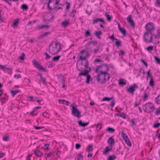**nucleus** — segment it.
Wrapping results in <instances>:
<instances>
[{"label":"nucleus","mask_w":160,"mask_h":160,"mask_svg":"<svg viewBox=\"0 0 160 160\" xmlns=\"http://www.w3.org/2000/svg\"><path fill=\"white\" fill-rule=\"evenodd\" d=\"M38 29H43L44 28H46L47 29L49 28L50 26L48 25H39L37 26Z\"/></svg>","instance_id":"nucleus-24"},{"label":"nucleus","mask_w":160,"mask_h":160,"mask_svg":"<svg viewBox=\"0 0 160 160\" xmlns=\"http://www.w3.org/2000/svg\"><path fill=\"white\" fill-rule=\"evenodd\" d=\"M153 41L154 42V43L156 44H159L160 42V38L158 36L156 39L154 40Z\"/></svg>","instance_id":"nucleus-42"},{"label":"nucleus","mask_w":160,"mask_h":160,"mask_svg":"<svg viewBox=\"0 0 160 160\" xmlns=\"http://www.w3.org/2000/svg\"><path fill=\"white\" fill-rule=\"evenodd\" d=\"M61 56L60 55H58L56 56H55L53 57L52 60L53 61L57 62L59 61Z\"/></svg>","instance_id":"nucleus-36"},{"label":"nucleus","mask_w":160,"mask_h":160,"mask_svg":"<svg viewBox=\"0 0 160 160\" xmlns=\"http://www.w3.org/2000/svg\"><path fill=\"white\" fill-rule=\"evenodd\" d=\"M117 158V157L115 155H109L108 157V160H114Z\"/></svg>","instance_id":"nucleus-34"},{"label":"nucleus","mask_w":160,"mask_h":160,"mask_svg":"<svg viewBox=\"0 0 160 160\" xmlns=\"http://www.w3.org/2000/svg\"><path fill=\"white\" fill-rule=\"evenodd\" d=\"M102 32L100 31H96L94 34V35L98 38L100 39L101 38L99 36V35L102 34Z\"/></svg>","instance_id":"nucleus-28"},{"label":"nucleus","mask_w":160,"mask_h":160,"mask_svg":"<svg viewBox=\"0 0 160 160\" xmlns=\"http://www.w3.org/2000/svg\"><path fill=\"white\" fill-rule=\"evenodd\" d=\"M114 116H119L123 119H126V115L123 112H122L121 114L115 113L114 114Z\"/></svg>","instance_id":"nucleus-22"},{"label":"nucleus","mask_w":160,"mask_h":160,"mask_svg":"<svg viewBox=\"0 0 160 160\" xmlns=\"http://www.w3.org/2000/svg\"><path fill=\"white\" fill-rule=\"evenodd\" d=\"M66 100H59V102L61 104H65V102Z\"/></svg>","instance_id":"nucleus-60"},{"label":"nucleus","mask_w":160,"mask_h":160,"mask_svg":"<svg viewBox=\"0 0 160 160\" xmlns=\"http://www.w3.org/2000/svg\"><path fill=\"white\" fill-rule=\"evenodd\" d=\"M126 143L127 144V145L129 147H131L132 144L131 143L129 140L128 138L127 139H126L124 140Z\"/></svg>","instance_id":"nucleus-40"},{"label":"nucleus","mask_w":160,"mask_h":160,"mask_svg":"<svg viewBox=\"0 0 160 160\" xmlns=\"http://www.w3.org/2000/svg\"><path fill=\"white\" fill-rule=\"evenodd\" d=\"M110 78V76L108 73V74L100 75L98 78V74L97 75V80L98 82H99L100 84H104L106 81L108 80Z\"/></svg>","instance_id":"nucleus-3"},{"label":"nucleus","mask_w":160,"mask_h":160,"mask_svg":"<svg viewBox=\"0 0 160 160\" xmlns=\"http://www.w3.org/2000/svg\"><path fill=\"white\" fill-rule=\"evenodd\" d=\"M44 54L46 56L45 58V59H47L51 57L49 55V54L47 52H44Z\"/></svg>","instance_id":"nucleus-61"},{"label":"nucleus","mask_w":160,"mask_h":160,"mask_svg":"<svg viewBox=\"0 0 160 160\" xmlns=\"http://www.w3.org/2000/svg\"><path fill=\"white\" fill-rule=\"evenodd\" d=\"M119 30L123 35L125 36L126 35V31L123 28H120Z\"/></svg>","instance_id":"nucleus-39"},{"label":"nucleus","mask_w":160,"mask_h":160,"mask_svg":"<svg viewBox=\"0 0 160 160\" xmlns=\"http://www.w3.org/2000/svg\"><path fill=\"white\" fill-rule=\"evenodd\" d=\"M151 35H152V36H151V42H153L155 39H156L157 38V36L156 35L152 34V32H151Z\"/></svg>","instance_id":"nucleus-29"},{"label":"nucleus","mask_w":160,"mask_h":160,"mask_svg":"<svg viewBox=\"0 0 160 160\" xmlns=\"http://www.w3.org/2000/svg\"><path fill=\"white\" fill-rule=\"evenodd\" d=\"M68 0H61V3L60 4L61 6H63L65 5V2H67Z\"/></svg>","instance_id":"nucleus-44"},{"label":"nucleus","mask_w":160,"mask_h":160,"mask_svg":"<svg viewBox=\"0 0 160 160\" xmlns=\"http://www.w3.org/2000/svg\"><path fill=\"white\" fill-rule=\"evenodd\" d=\"M74 103H72L71 105L72 108V114L75 117L78 118H80L81 117V112L77 108L76 106L73 105Z\"/></svg>","instance_id":"nucleus-5"},{"label":"nucleus","mask_w":160,"mask_h":160,"mask_svg":"<svg viewBox=\"0 0 160 160\" xmlns=\"http://www.w3.org/2000/svg\"><path fill=\"white\" fill-rule=\"evenodd\" d=\"M111 100H112V102L110 104V106L111 108H113L115 104L114 99L113 98V97L110 98L108 97H104L102 99L101 101H109Z\"/></svg>","instance_id":"nucleus-8"},{"label":"nucleus","mask_w":160,"mask_h":160,"mask_svg":"<svg viewBox=\"0 0 160 160\" xmlns=\"http://www.w3.org/2000/svg\"><path fill=\"white\" fill-rule=\"evenodd\" d=\"M98 44V42L96 41H93L91 42H89L86 44V47H89L92 45V46H95Z\"/></svg>","instance_id":"nucleus-17"},{"label":"nucleus","mask_w":160,"mask_h":160,"mask_svg":"<svg viewBox=\"0 0 160 160\" xmlns=\"http://www.w3.org/2000/svg\"><path fill=\"white\" fill-rule=\"evenodd\" d=\"M155 25L152 23L151 22V32L155 29Z\"/></svg>","instance_id":"nucleus-47"},{"label":"nucleus","mask_w":160,"mask_h":160,"mask_svg":"<svg viewBox=\"0 0 160 160\" xmlns=\"http://www.w3.org/2000/svg\"><path fill=\"white\" fill-rule=\"evenodd\" d=\"M118 84L121 86H123L126 84V81L124 79L123 80L122 79H120L119 80Z\"/></svg>","instance_id":"nucleus-20"},{"label":"nucleus","mask_w":160,"mask_h":160,"mask_svg":"<svg viewBox=\"0 0 160 160\" xmlns=\"http://www.w3.org/2000/svg\"><path fill=\"white\" fill-rule=\"evenodd\" d=\"M49 146V144H45L44 145V147L42 148V149L44 150H46L48 149Z\"/></svg>","instance_id":"nucleus-57"},{"label":"nucleus","mask_w":160,"mask_h":160,"mask_svg":"<svg viewBox=\"0 0 160 160\" xmlns=\"http://www.w3.org/2000/svg\"><path fill=\"white\" fill-rule=\"evenodd\" d=\"M21 8L23 10H27L28 9V6L26 4H22L21 6Z\"/></svg>","instance_id":"nucleus-37"},{"label":"nucleus","mask_w":160,"mask_h":160,"mask_svg":"<svg viewBox=\"0 0 160 160\" xmlns=\"http://www.w3.org/2000/svg\"><path fill=\"white\" fill-rule=\"evenodd\" d=\"M107 142L111 146H112L115 143V140L112 137H110L108 139Z\"/></svg>","instance_id":"nucleus-15"},{"label":"nucleus","mask_w":160,"mask_h":160,"mask_svg":"<svg viewBox=\"0 0 160 160\" xmlns=\"http://www.w3.org/2000/svg\"><path fill=\"white\" fill-rule=\"evenodd\" d=\"M85 35L86 37H87L88 36H90L91 35V32L89 30H86V31L85 33Z\"/></svg>","instance_id":"nucleus-55"},{"label":"nucleus","mask_w":160,"mask_h":160,"mask_svg":"<svg viewBox=\"0 0 160 160\" xmlns=\"http://www.w3.org/2000/svg\"><path fill=\"white\" fill-rule=\"evenodd\" d=\"M154 58H155V61L158 64H160V59L156 56H154Z\"/></svg>","instance_id":"nucleus-41"},{"label":"nucleus","mask_w":160,"mask_h":160,"mask_svg":"<svg viewBox=\"0 0 160 160\" xmlns=\"http://www.w3.org/2000/svg\"><path fill=\"white\" fill-rule=\"evenodd\" d=\"M154 85V82L153 80V78L151 75V86L153 87Z\"/></svg>","instance_id":"nucleus-49"},{"label":"nucleus","mask_w":160,"mask_h":160,"mask_svg":"<svg viewBox=\"0 0 160 160\" xmlns=\"http://www.w3.org/2000/svg\"><path fill=\"white\" fill-rule=\"evenodd\" d=\"M9 139L8 137L7 136H5L2 138V140L5 141H8Z\"/></svg>","instance_id":"nucleus-64"},{"label":"nucleus","mask_w":160,"mask_h":160,"mask_svg":"<svg viewBox=\"0 0 160 160\" xmlns=\"http://www.w3.org/2000/svg\"><path fill=\"white\" fill-rule=\"evenodd\" d=\"M0 68L2 69L5 72H6L8 71H10V72H8V73L10 74H12V68H10L8 67H6L3 65H0Z\"/></svg>","instance_id":"nucleus-10"},{"label":"nucleus","mask_w":160,"mask_h":160,"mask_svg":"<svg viewBox=\"0 0 160 160\" xmlns=\"http://www.w3.org/2000/svg\"><path fill=\"white\" fill-rule=\"evenodd\" d=\"M69 23V20H65V21L62 22L61 24V26L63 28H66Z\"/></svg>","instance_id":"nucleus-19"},{"label":"nucleus","mask_w":160,"mask_h":160,"mask_svg":"<svg viewBox=\"0 0 160 160\" xmlns=\"http://www.w3.org/2000/svg\"><path fill=\"white\" fill-rule=\"evenodd\" d=\"M93 145L92 144H90L88 146L86 149V151L88 152H90L93 151Z\"/></svg>","instance_id":"nucleus-18"},{"label":"nucleus","mask_w":160,"mask_h":160,"mask_svg":"<svg viewBox=\"0 0 160 160\" xmlns=\"http://www.w3.org/2000/svg\"><path fill=\"white\" fill-rule=\"evenodd\" d=\"M61 49V45L59 42H52L49 45V52L52 54H57Z\"/></svg>","instance_id":"nucleus-1"},{"label":"nucleus","mask_w":160,"mask_h":160,"mask_svg":"<svg viewBox=\"0 0 160 160\" xmlns=\"http://www.w3.org/2000/svg\"><path fill=\"white\" fill-rule=\"evenodd\" d=\"M52 2V1L51 0H49L48 4V9L50 10H51V9H52V8L49 6V3H51Z\"/></svg>","instance_id":"nucleus-56"},{"label":"nucleus","mask_w":160,"mask_h":160,"mask_svg":"<svg viewBox=\"0 0 160 160\" xmlns=\"http://www.w3.org/2000/svg\"><path fill=\"white\" fill-rule=\"evenodd\" d=\"M155 5L156 6L160 7V0H157Z\"/></svg>","instance_id":"nucleus-51"},{"label":"nucleus","mask_w":160,"mask_h":160,"mask_svg":"<svg viewBox=\"0 0 160 160\" xmlns=\"http://www.w3.org/2000/svg\"><path fill=\"white\" fill-rule=\"evenodd\" d=\"M155 114L157 115H158L160 114V106L157 109V111L155 112Z\"/></svg>","instance_id":"nucleus-54"},{"label":"nucleus","mask_w":160,"mask_h":160,"mask_svg":"<svg viewBox=\"0 0 160 160\" xmlns=\"http://www.w3.org/2000/svg\"><path fill=\"white\" fill-rule=\"evenodd\" d=\"M105 16L106 17L108 21H111L112 17L107 12H105Z\"/></svg>","instance_id":"nucleus-33"},{"label":"nucleus","mask_w":160,"mask_h":160,"mask_svg":"<svg viewBox=\"0 0 160 160\" xmlns=\"http://www.w3.org/2000/svg\"><path fill=\"white\" fill-rule=\"evenodd\" d=\"M42 115L43 117H45V118H47L49 117L48 113V112H44L43 113Z\"/></svg>","instance_id":"nucleus-59"},{"label":"nucleus","mask_w":160,"mask_h":160,"mask_svg":"<svg viewBox=\"0 0 160 160\" xmlns=\"http://www.w3.org/2000/svg\"><path fill=\"white\" fill-rule=\"evenodd\" d=\"M7 100V98H1V101L2 104H5L6 102V101Z\"/></svg>","instance_id":"nucleus-43"},{"label":"nucleus","mask_w":160,"mask_h":160,"mask_svg":"<svg viewBox=\"0 0 160 160\" xmlns=\"http://www.w3.org/2000/svg\"><path fill=\"white\" fill-rule=\"evenodd\" d=\"M21 92V91L20 90H15V91H11V93L12 94L13 97H14L17 93L18 92Z\"/></svg>","instance_id":"nucleus-26"},{"label":"nucleus","mask_w":160,"mask_h":160,"mask_svg":"<svg viewBox=\"0 0 160 160\" xmlns=\"http://www.w3.org/2000/svg\"><path fill=\"white\" fill-rule=\"evenodd\" d=\"M138 88V85L134 83L133 85L131 86L130 87L127 89V91L133 94L134 91L135 90V88Z\"/></svg>","instance_id":"nucleus-9"},{"label":"nucleus","mask_w":160,"mask_h":160,"mask_svg":"<svg viewBox=\"0 0 160 160\" xmlns=\"http://www.w3.org/2000/svg\"><path fill=\"white\" fill-rule=\"evenodd\" d=\"M93 22V24H94L97 23L98 22H100L103 23H106V22L104 20L103 18H96V19H93L92 20Z\"/></svg>","instance_id":"nucleus-13"},{"label":"nucleus","mask_w":160,"mask_h":160,"mask_svg":"<svg viewBox=\"0 0 160 160\" xmlns=\"http://www.w3.org/2000/svg\"><path fill=\"white\" fill-rule=\"evenodd\" d=\"M150 102H148V103L145 104L143 107V109L144 111L148 113H150Z\"/></svg>","instance_id":"nucleus-11"},{"label":"nucleus","mask_w":160,"mask_h":160,"mask_svg":"<svg viewBox=\"0 0 160 160\" xmlns=\"http://www.w3.org/2000/svg\"><path fill=\"white\" fill-rule=\"evenodd\" d=\"M34 154L36 156L38 157H40L42 155V153L38 150H36L34 152Z\"/></svg>","instance_id":"nucleus-25"},{"label":"nucleus","mask_w":160,"mask_h":160,"mask_svg":"<svg viewBox=\"0 0 160 160\" xmlns=\"http://www.w3.org/2000/svg\"><path fill=\"white\" fill-rule=\"evenodd\" d=\"M77 67L79 71H81V72L79 73L78 76L79 77H80L82 76H86L87 79L86 81V83L89 84L91 78V76L89 74V73L91 70V68H89V70L85 69V70L83 71V70H82V68L79 69L77 66Z\"/></svg>","instance_id":"nucleus-2"},{"label":"nucleus","mask_w":160,"mask_h":160,"mask_svg":"<svg viewBox=\"0 0 160 160\" xmlns=\"http://www.w3.org/2000/svg\"><path fill=\"white\" fill-rule=\"evenodd\" d=\"M83 158V156L80 153H79L78 155V160H81Z\"/></svg>","instance_id":"nucleus-48"},{"label":"nucleus","mask_w":160,"mask_h":160,"mask_svg":"<svg viewBox=\"0 0 160 160\" xmlns=\"http://www.w3.org/2000/svg\"><path fill=\"white\" fill-rule=\"evenodd\" d=\"M81 145L79 143H76L75 145V148L76 149H78L80 148Z\"/></svg>","instance_id":"nucleus-62"},{"label":"nucleus","mask_w":160,"mask_h":160,"mask_svg":"<svg viewBox=\"0 0 160 160\" xmlns=\"http://www.w3.org/2000/svg\"><path fill=\"white\" fill-rule=\"evenodd\" d=\"M50 33V32H45L44 33L41 34L38 37V39H41L43 37H45L48 35V34H49Z\"/></svg>","instance_id":"nucleus-23"},{"label":"nucleus","mask_w":160,"mask_h":160,"mask_svg":"<svg viewBox=\"0 0 160 160\" xmlns=\"http://www.w3.org/2000/svg\"><path fill=\"white\" fill-rule=\"evenodd\" d=\"M76 12V10H73L72 11L71 14H70L69 16H72L73 17H75V15Z\"/></svg>","instance_id":"nucleus-46"},{"label":"nucleus","mask_w":160,"mask_h":160,"mask_svg":"<svg viewBox=\"0 0 160 160\" xmlns=\"http://www.w3.org/2000/svg\"><path fill=\"white\" fill-rule=\"evenodd\" d=\"M34 128L36 130H38L41 129H42L44 128V126L42 127H39L35 125H34L33 126Z\"/></svg>","instance_id":"nucleus-53"},{"label":"nucleus","mask_w":160,"mask_h":160,"mask_svg":"<svg viewBox=\"0 0 160 160\" xmlns=\"http://www.w3.org/2000/svg\"><path fill=\"white\" fill-rule=\"evenodd\" d=\"M38 76H39L40 77L41 80L43 84H44L46 82V78H44L42 75L41 73L38 72Z\"/></svg>","instance_id":"nucleus-21"},{"label":"nucleus","mask_w":160,"mask_h":160,"mask_svg":"<svg viewBox=\"0 0 160 160\" xmlns=\"http://www.w3.org/2000/svg\"><path fill=\"white\" fill-rule=\"evenodd\" d=\"M115 45L117 47H119L122 46V42L119 40H118H118H117V41L115 42Z\"/></svg>","instance_id":"nucleus-35"},{"label":"nucleus","mask_w":160,"mask_h":160,"mask_svg":"<svg viewBox=\"0 0 160 160\" xmlns=\"http://www.w3.org/2000/svg\"><path fill=\"white\" fill-rule=\"evenodd\" d=\"M102 126L101 124L99 123H98L97 125L96 130L97 131H99L100 130V129H101V128H102Z\"/></svg>","instance_id":"nucleus-38"},{"label":"nucleus","mask_w":160,"mask_h":160,"mask_svg":"<svg viewBox=\"0 0 160 160\" xmlns=\"http://www.w3.org/2000/svg\"><path fill=\"white\" fill-rule=\"evenodd\" d=\"M78 123L80 126L82 127H85L89 124V122H82V120H80L78 121Z\"/></svg>","instance_id":"nucleus-16"},{"label":"nucleus","mask_w":160,"mask_h":160,"mask_svg":"<svg viewBox=\"0 0 160 160\" xmlns=\"http://www.w3.org/2000/svg\"><path fill=\"white\" fill-rule=\"evenodd\" d=\"M121 135L124 140L128 138L127 135L123 131L121 132Z\"/></svg>","instance_id":"nucleus-31"},{"label":"nucleus","mask_w":160,"mask_h":160,"mask_svg":"<svg viewBox=\"0 0 160 160\" xmlns=\"http://www.w3.org/2000/svg\"><path fill=\"white\" fill-rule=\"evenodd\" d=\"M18 22L19 21L18 19L14 20L13 21V23L12 26L14 28H15L16 26H18Z\"/></svg>","instance_id":"nucleus-30"},{"label":"nucleus","mask_w":160,"mask_h":160,"mask_svg":"<svg viewBox=\"0 0 160 160\" xmlns=\"http://www.w3.org/2000/svg\"><path fill=\"white\" fill-rule=\"evenodd\" d=\"M141 62L146 66V68H147L148 64L146 62L143 60L141 59Z\"/></svg>","instance_id":"nucleus-63"},{"label":"nucleus","mask_w":160,"mask_h":160,"mask_svg":"<svg viewBox=\"0 0 160 160\" xmlns=\"http://www.w3.org/2000/svg\"><path fill=\"white\" fill-rule=\"evenodd\" d=\"M132 16L131 15H128L127 18L128 22H129L132 28H134L135 27V25L133 21V20L132 19Z\"/></svg>","instance_id":"nucleus-12"},{"label":"nucleus","mask_w":160,"mask_h":160,"mask_svg":"<svg viewBox=\"0 0 160 160\" xmlns=\"http://www.w3.org/2000/svg\"><path fill=\"white\" fill-rule=\"evenodd\" d=\"M106 131L109 133H112L115 132V130L113 128L108 127L107 128Z\"/></svg>","instance_id":"nucleus-27"},{"label":"nucleus","mask_w":160,"mask_h":160,"mask_svg":"<svg viewBox=\"0 0 160 160\" xmlns=\"http://www.w3.org/2000/svg\"><path fill=\"white\" fill-rule=\"evenodd\" d=\"M155 100L158 104H160V94L155 98Z\"/></svg>","instance_id":"nucleus-32"},{"label":"nucleus","mask_w":160,"mask_h":160,"mask_svg":"<svg viewBox=\"0 0 160 160\" xmlns=\"http://www.w3.org/2000/svg\"><path fill=\"white\" fill-rule=\"evenodd\" d=\"M103 67L101 70L98 73V78L100 75L104 74H108V65L106 64H102Z\"/></svg>","instance_id":"nucleus-6"},{"label":"nucleus","mask_w":160,"mask_h":160,"mask_svg":"<svg viewBox=\"0 0 160 160\" xmlns=\"http://www.w3.org/2000/svg\"><path fill=\"white\" fill-rule=\"evenodd\" d=\"M89 57V53L87 51H86L85 52V55L84 56H82L81 55L79 56V60H81L82 61L83 60L84 61H86L87 58H88Z\"/></svg>","instance_id":"nucleus-14"},{"label":"nucleus","mask_w":160,"mask_h":160,"mask_svg":"<svg viewBox=\"0 0 160 160\" xmlns=\"http://www.w3.org/2000/svg\"><path fill=\"white\" fill-rule=\"evenodd\" d=\"M145 28L147 32H145L143 35L144 40L146 42H150V39L149 38V33H150V22H148L146 25Z\"/></svg>","instance_id":"nucleus-4"},{"label":"nucleus","mask_w":160,"mask_h":160,"mask_svg":"<svg viewBox=\"0 0 160 160\" xmlns=\"http://www.w3.org/2000/svg\"><path fill=\"white\" fill-rule=\"evenodd\" d=\"M33 63L36 68L39 70H42L45 72H47V70L42 66L36 60H33Z\"/></svg>","instance_id":"nucleus-7"},{"label":"nucleus","mask_w":160,"mask_h":160,"mask_svg":"<svg viewBox=\"0 0 160 160\" xmlns=\"http://www.w3.org/2000/svg\"><path fill=\"white\" fill-rule=\"evenodd\" d=\"M25 56V55L24 53H22V55L19 57L18 58L21 61H24V57Z\"/></svg>","instance_id":"nucleus-45"},{"label":"nucleus","mask_w":160,"mask_h":160,"mask_svg":"<svg viewBox=\"0 0 160 160\" xmlns=\"http://www.w3.org/2000/svg\"><path fill=\"white\" fill-rule=\"evenodd\" d=\"M109 38L111 39L112 41H113L114 40H118V39L114 37L113 34L109 37Z\"/></svg>","instance_id":"nucleus-58"},{"label":"nucleus","mask_w":160,"mask_h":160,"mask_svg":"<svg viewBox=\"0 0 160 160\" xmlns=\"http://www.w3.org/2000/svg\"><path fill=\"white\" fill-rule=\"evenodd\" d=\"M109 151L108 149V146L106 147L105 150L103 151V154L104 155H107V153Z\"/></svg>","instance_id":"nucleus-50"},{"label":"nucleus","mask_w":160,"mask_h":160,"mask_svg":"<svg viewBox=\"0 0 160 160\" xmlns=\"http://www.w3.org/2000/svg\"><path fill=\"white\" fill-rule=\"evenodd\" d=\"M160 126V123L158 122L157 123H154L153 126L154 128H158Z\"/></svg>","instance_id":"nucleus-52"}]
</instances>
